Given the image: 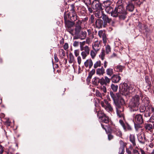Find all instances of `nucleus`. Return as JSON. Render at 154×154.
I'll return each mask as SVG.
<instances>
[{
  "label": "nucleus",
  "instance_id": "f257e3e1",
  "mask_svg": "<svg viewBox=\"0 0 154 154\" xmlns=\"http://www.w3.org/2000/svg\"><path fill=\"white\" fill-rule=\"evenodd\" d=\"M126 14V12L122 4L116 7L111 13L112 16L114 17H119L121 20H124Z\"/></svg>",
  "mask_w": 154,
  "mask_h": 154
},
{
  "label": "nucleus",
  "instance_id": "f03ea898",
  "mask_svg": "<svg viewBox=\"0 0 154 154\" xmlns=\"http://www.w3.org/2000/svg\"><path fill=\"white\" fill-rule=\"evenodd\" d=\"M110 94L115 105L119 104L122 105L125 104V100L120 94L119 93L115 94L112 92H110Z\"/></svg>",
  "mask_w": 154,
  "mask_h": 154
},
{
  "label": "nucleus",
  "instance_id": "7ed1b4c3",
  "mask_svg": "<svg viewBox=\"0 0 154 154\" xmlns=\"http://www.w3.org/2000/svg\"><path fill=\"white\" fill-rule=\"evenodd\" d=\"M140 98L138 95H136L133 97L131 100L130 103V105L132 108H135V110L138 109V106L139 105Z\"/></svg>",
  "mask_w": 154,
  "mask_h": 154
},
{
  "label": "nucleus",
  "instance_id": "20e7f679",
  "mask_svg": "<svg viewBox=\"0 0 154 154\" xmlns=\"http://www.w3.org/2000/svg\"><path fill=\"white\" fill-rule=\"evenodd\" d=\"M122 94L125 95H128L131 93V91L134 88V85L133 84H131L128 86L126 83H124L122 85Z\"/></svg>",
  "mask_w": 154,
  "mask_h": 154
},
{
  "label": "nucleus",
  "instance_id": "39448f33",
  "mask_svg": "<svg viewBox=\"0 0 154 154\" xmlns=\"http://www.w3.org/2000/svg\"><path fill=\"white\" fill-rule=\"evenodd\" d=\"M97 116L100 122L106 124H107L109 122V117L101 111H99L97 112Z\"/></svg>",
  "mask_w": 154,
  "mask_h": 154
},
{
  "label": "nucleus",
  "instance_id": "423d86ee",
  "mask_svg": "<svg viewBox=\"0 0 154 154\" xmlns=\"http://www.w3.org/2000/svg\"><path fill=\"white\" fill-rule=\"evenodd\" d=\"M95 81L98 83H100L101 85L106 86L109 83L110 80L107 76H105L104 77H102L100 79L98 77L95 78Z\"/></svg>",
  "mask_w": 154,
  "mask_h": 154
},
{
  "label": "nucleus",
  "instance_id": "0eeeda50",
  "mask_svg": "<svg viewBox=\"0 0 154 154\" xmlns=\"http://www.w3.org/2000/svg\"><path fill=\"white\" fill-rule=\"evenodd\" d=\"M100 104L102 107L107 112H112L113 110L111 104L106 100L105 99L103 101H101Z\"/></svg>",
  "mask_w": 154,
  "mask_h": 154
},
{
  "label": "nucleus",
  "instance_id": "6e6552de",
  "mask_svg": "<svg viewBox=\"0 0 154 154\" xmlns=\"http://www.w3.org/2000/svg\"><path fill=\"white\" fill-rule=\"evenodd\" d=\"M123 105L118 104L116 105L117 116L120 118H124Z\"/></svg>",
  "mask_w": 154,
  "mask_h": 154
},
{
  "label": "nucleus",
  "instance_id": "1a4fd4ad",
  "mask_svg": "<svg viewBox=\"0 0 154 154\" xmlns=\"http://www.w3.org/2000/svg\"><path fill=\"white\" fill-rule=\"evenodd\" d=\"M145 112L144 116L146 117H149L151 114L154 115V108L151 106L146 107L145 108Z\"/></svg>",
  "mask_w": 154,
  "mask_h": 154
},
{
  "label": "nucleus",
  "instance_id": "9d476101",
  "mask_svg": "<svg viewBox=\"0 0 154 154\" xmlns=\"http://www.w3.org/2000/svg\"><path fill=\"white\" fill-rule=\"evenodd\" d=\"M133 121L134 123L142 124L143 122L142 116L140 114H134L133 116Z\"/></svg>",
  "mask_w": 154,
  "mask_h": 154
},
{
  "label": "nucleus",
  "instance_id": "9b49d317",
  "mask_svg": "<svg viewBox=\"0 0 154 154\" xmlns=\"http://www.w3.org/2000/svg\"><path fill=\"white\" fill-rule=\"evenodd\" d=\"M91 7L93 9L97 10L102 8L101 4L98 0H94L92 3Z\"/></svg>",
  "mask_w": 154,
  "mask_h": 154
},
{
  "label": "nucleus",
  "instance_id": "f8f14e48",
  "mask_svg": "<svg viewBox=\"0 0 154 154\" xmlns=\"http://www.w3.org/2000/svg\"><path fill=\"white\" fill-rule=\"evenodd\" d=\"M68 17L72 21H74L77 19V16L75 12L73 10H71L67 14Z\"/></svg>",
  "mask_w": 154,
  "mask_h": 154
},
{
  "label": "nucleus",
  "instance_id": "ddd939ff",
  "mask_svg": "<svg viewBox=\"0 0 154 154\" xmlns=\"http://www.w3.org/2000/svg\"><path fill=\"white\" fill-rule=\"evenodd\" d=\"M101 45L100 41H95L92 45L93 50L96 51H98L100 49Z\"/></svg>",
  "mask_w": 154,
  "mask_h": 154
},
{
  "label": "nucleus",
  "instance_id": "4468645a",
  "mask_svg": "<svg viewBox=\"0 0 154 154\" xmlns=\"http://www.w3.org/2000/svg\"><path fill=\"white\" fill-rule=\"evenodd\" d=\"M105 14L102 8L97 10L95 13V16L99 18H102Z\"/></svg>",
  "mask_w": 154,
  "mask_h": 154
},
{
  "label": "nucleus",
  "instance_id": "2eb2a0df",
  "mask_svg": "<svg viewBox=\"0 0 154 154\" xmlns=\"http://www.w3.org/2000/svg\"><path fill=\"white\" fill-rule=\"evenodd\" d=\"M95 25L96 27L98 28H101L102 27H105L106 26L103 20L101 19H97L95 21Z\"/></svg>",
  "mask_w": 154,
  "mask_h": 154
},
{
  "label": "nucleus",
  "instance_id": "dca6fc26",
  "mask_svg": "<svg viewBox=\"0 0 154 154\" xmlns=\"http://www.w3.org/2000/svg\"><path fill=\"white\" fill-rule=\"evenodd\" d=\"M98 35L100 38H102L103 43L106 44V37L105 33L102 30L99 31Z\"/></svg>",
  "mask_w": 154,
  "mask_h": 154
},
{
  "label": "nucleus",
  "instance_id": "f3484780",
  "mask_svg": "<svg viewBox=\"0 0 154 154\" xmlns=\"http://www.w3.org/2000/svg\"><path fill=\"white\" fill-rule=\"evenodd\" d=\"M85 66L86 67H89V68L90 69L92 67L93 65V62L91 59H87L84 62V63Z\"/></svg>",
  "mask_w": 154,
  "mask_h": 154
},
{
  "label": "nucleus",
  "instance_id": "a211bd4d",
  "mask_svg": "<svg viewBox=\"0 0 154 154\" xmlns=\"http://www.w3.org/2000/svg\"><path fill=\"white\" fill-rule=\"evenodd\" d=\"M121 79L120 77L117 75H114L111 78V80L112 82L114 83H117Z\"/></svg>",
  "mask_w": 154,
  "mask_h": 154
},
{
  "label": "nucleus",
  "instance_id": "6ab92c4d",
  "mask_svg": "<svg viewBox=\"0 0 154 154\" xmlns=\"http://www.w3.org/2000/svg\"><path fill=\"white\" fill-rule=\"evenodd\" d=\"M72 21H66L65 20V23L66 29H71V27L75 25L74 23Z\"/></svg>",
  "mask_w": 154,
  "mask_h": 154
},
{
  "label": "nucleus",
  "instance_id": "aec40b11",
  "mask_svg": "<svg viewBox=\"0 0 154 154\" xmlns=\"http://www.w3.org/2000/svg\"><path fill=\"white\" fill-rule=\"evenodd\" d=\"M96 73L98 75H103L105 73V69L102 66L101 68H98L96 69Z\"/></svg>",
  "mask_w": 154,
  "mask_h": 154
},
{
  "label": "nucleus",
  "instance_id": "412c9836",
  "mask_svg": "<svg viewBox=\"0 0 154 154\" xmlns=\"http://www.w3.org/2000/svg\"><path fill=\"white\" fill-rule=\"evenodd\" d=\"M102 19L104 23V24H105L106 26L107 25V23H110L112 21L111 19L109 18L106 14L103 16Z\"/></svg>",
  "mask_w": 154,
  "mask_h": 154
},
{
  "label": "nucleus",
  "instance_id": "4be33fe9",
  "mask_svg": "<svg viewBox=\"0 0 154 154\" xmlns=\"http://www.w3.org/2000/svg\"><path fill=\"white\" fill-rule=\"evenodd\" d=\"M145 128L146 130L147 131L151 132L153 129V127L152 124H145Z\"/></svg>",
  "mask_w": 154,
  "mask_h": 154
},
{
  "label": "nucleus",
  "instance_id": "5701e85b",
  "mask_svg": "<svg viewBox=\"0 0 154 154\" xmlns=\"http://www.w3.org/2000/svg\"><path fill=\"white\" fill-rule=\"evenodd\" d=\"M129 138L130 140L132 143L133 146H134L136 145V144L134 135L133 134H131Z\"/></svg>",
  "mask_w": 154,
  "mask_h": 154
},
{
  "label": "nucleus",
  "instance_id": "b1692460",
  "mask_svg": "<svg viewBox=\"0 0 154 154\" xmlns=\"http://www.w3.org/2000/svg\"><path fill=\"white\" fill-rule=\"evenodd\" d=\"M69 63H74L75 62L74 57L72 53H70L69 54Z\"/></svg>",
  "mask_w": 154,
  "mask_h": 154
},
{
  "label": "nucleus",
  "instance_id": "393cba45",
  "mask_svg": "<svg viewBox=\"0 0 154 154\" xmlns=\"http://www.w3.org/2000/svg\"><path fill=\"white\" fill-rule=\"evenodd\" d=\"M134 8V6L133 4L129 3L126 6V9L130 11H132Z\"/></svg>",
  "mask_w": 154,
  "mask_h": 154
},
{
  "label": "nucleus",
  "instance_id": "a878e982",
  "mask_svg": "<svg viewBox=\"0 0 154 154\" xmlns=\"http://www.w3.org/2000/svg\"><path fill=\"white\" fill-rule=\"evenodd\" d=\"M113 131L115 134H116V135L119 137H121L122 136V132L118 128H115L114 129Z\"/></svg>",
  "mask_w": 154,
  "mask_h": 154
},
{
  "label": "nucleus",
  "instance_id": "bb28decb",
  "mask_svg": "<svg viewBox=\"0 0 154 154\" xmlns=\"http://www.w3.org/2000/svg\"><path fill=\"white\" fill-rule=\"evenodd\" d=\"M137 137L138 140L140 143L143 144H144L145 142V138H143V137L140 135H138Z\"/></svg>",
  "mask_w": 154,
  "mask_h": 154
},
{
  "label": "nucleus",
  "instance_id": "cd10ccee",
  "mask_svg": "<svg viewBox=\"0 0 154 154\" xmlns=\"http://www.w3.org/2000/svg\"><path fill=\"white\" fill-rule=\"evenodd\" d=\"M124 67L120 65H118L115 67V69H116V71L118 72H122Z\"/></svg>",
  "mask_w": 154,
  "mask_h": 154
},
{
  "label": "nucleus",
  "instance_id": "c85d7f7f",
  "mask_svg": "<svg viewBox=\"0 0 154 154\" xmlns=\"http://www.w3.org/2000/svg\"><path fill=\"white\" fill-rule=\"evenodd\" d=\"M87 35V32L85 31H81L80 34V37L82 39H85Z\"/></svg>",
  "mask_w": 154,
  "mask_h": 154
},
{
  "label": "nucleus",
  "instance_id": "c756f323",
  "mask_svg": "<svg viewBox=\"0 0 154 154\" xmlns=\"http://www.w3.org/2000/svg\"><path fill=\"white\" fill-rule=\"evenodd\" d=\"M143 102L144 103V105L145 107L149 106V99L147 98H145L143 100Z\"/></svg>",
  "mask_w": 154,
  "mask_h": 154
},
{
  "label": "nucleus",
  "instance_id": "7c9ffc66",
  "mask_svg": "<svg viewBox=\"0 0 154 154\" xmlns=\"http://www.w3.org/2000/svg\"><path fill=\"white\" fill-rule=\"evenodd\" d=\"M107 75L111 76L113 74V70L112 68H109L106 69V71Z\"/></svg>",
  "mask_w": 154,
  "mask_h": 154
},
{
  "label": "nucleus",
  "instance_id": "2f4dec72",
  "mask_svg": "<svg viewBox=\"0 0 154 154\" xmlns=\"http://www.w3.org/2000/svg\"><path fill=\"white\" fill-rule=\"evenodd\" d=\"M95 95L97 97H100L102 99H103V96H105V94L104 93H102L101 94L98 90H96V91Z\"/></svg>",
  "mask_w": 154,
  "mask_h": 154
},
{
  "label": "nucleus",
  "instance_id": "473e14b6",
  "mask_svg": "<svg viewBox=\"0 0 154 154\" xmlns=\"http://www.w3.org/2000/svg\"><path fill=\"white\" fill-rule=\"evenodd\" d=\"M59 53L60 56L62 58H63L65 55V51L63 49H60L59 50Z\"/></svg>",
  "mask_w": 154,
  "mask_h": 154
},
{
  "label": "nucleus",
  "instance_id": "72a5a7b5",
  "mask_svg": "<svg viewBox=\"0 0 154 154\" xmlns=\"http://www.w3.org/2000/svg\"><path fill=\"white\" fill-rule=\"evenodd\" d=\"M98 52L95 51L94 50L91 51L90 55L92 59H94L95 58Z\"/></svg>",
  "mask_w": 154,
  "mask_h": 154
},
{
  "label": "nucleus",
  "instance_id": "f704fd0d",
  "mask_svg": "<svg viewBox=\"0 0 154 154\" xmlns=\"http://www.w3.org/2000/svg\"><path fill=\"white\" fill-rule=\"evenodd\" d=\"M101 62L100 60L96 61L94 64V69H96L99 67L101 66Z\"/></svg>",
  "mask_w": 154,
  "mask_h": 154
},
{
  "label": "nucleus",
  "instance_id": "c9c22d12",
  "mask_svg": "<svg viewBox=\"0 0 154 154\" xmlns=\"http://www.w3.org/2000/svg\"><path fill=\"white\" fill-rule=\"evenodd\" d=\"M81 27H75V34L77 35L79 34L81 30Z\"/></svg>",
  "mask_w": 154,
  "mask_h": 154
},
{
  "label": "nucleus",
  "instance_id": "e433bc0d",
  "mask_svg": "<svg viewBox=\"0 0 154 154\" xmlns=\"http://www.w3.org/2000/svg\"><path fill=\"white\" fill-rule=\"evenodd\" d=\"M105 51L104 50H102V51L99 55V57L101 58L102 60H103L105 58Z\"/></svg>",
  "mask_w": 154,
  "mask_h": 154
},
{
  "label": "nucleus",
  "instance_id": "4c0bfd02",
  "mask_svg": "<svg viewBox=\"0 0 154 154\" xmlns=\"http://www.w3.org/2000/svg\"><path fill=\"white\" fill-rule=\"evenodd\" d=\"M140 124L137 123H134L135 128L136 131H138L141 127L140 125Z\"/></svg>",
  "mask_w": 154,
  "mask_h": 154
},
{
  "label": "nucleus",
  "instance_id": "58836bf2",
  "mask_svg": "<svg viewBox=\"0 0 154 154\" xmlns=\"http://www.w3.org/2000/svg\"><path fill=\"white\" fill-rule=\"evenodd\" d=\"M106 11L108 13L110 14L112 13V11H113L112 8L111 7L109 6L106 7L105 9Z\"/></svg>",
  "mask_w": 154,
  "mask_h": 154
},
{
  "label": "nucleus",
  "instance_id": "ea45409f",
  "mask_svg": "<svg viewBox=\"0 0 154 154\" xmlns=\"http://www.w3.org/2000/svg\"><path fill=\"white\" fill-rule=\"evenodd\" d=\"M111 87L112 90L116 92L117 91L118 88V86L117 85L112 84Z\"/></svg>",
  "mask_w": 154,
  "mask_h": 154
},
{
  "label": "nucleus",
  "instance_id": "a19ab883",
  "mask_svg": "<svg viewBox=\"0 0 154 154\" xmlns=\"http://www.w3.org/2000/svg\"><path fill=\"white\" fill-rule=\"evenodd\" d=\"M75 27H81V25L82 22L80 20H77L75 23H74Z\"/></svg>",
  "mask_w": 154,
  "mask_h": 154
},
{
  "label": "nucleus",
  "instance_id": "79ce46f5",
  "mask_svg": "<svg viewBox=\"0 0 154 154\" xmlns=\"http://www.w3.org/2000/svg\"><path fill=\"white\" fill-rule=\"evenodd\" d=\"M89 54L88 53H85V52H83V51H82L81 53V55L82 56V58L83 59H85L86 58L87 56Z\"/></svg>",
  "mask_w": 154,
  "mask_h": 154
},
{
  "label": "nucleus",
  "instance_id": "37998d69",
  "mask_svg": "<svg viewBox=\"0 0 154 154\" xmlns=\"http://www.w3.org/2000/svg\"><path fill=\"white\" fill-rule=\"evenodd\" d=\"M135 2L137 5L139 6L142 4L144 1V0H134Z\"/></svg>",
  "mask_w": 154,
  "mask_h": 154
},
{
  "label": "nucleus",
  "instance_id": "c03bdc74",
  "mask_svg": "<svg viewBox=\"0 0 154 154\" xmlns=\"http://www.w3.org/2000/svg\"><path fill=\"white\" fill-rule=\"evenodd\" d=\"M84 52L88 54H89L90 52V49L87 46H86L84 47Z\"/></svg>",
  "mask_w": 154,
  "mask_h": 154
},
{
  "label": "nucleus",
  "instance_id": "a18cd8bd",
  "mask_svg": "<svg viewBox=\"0 0 154 154\" xmlns=\"http://www.w3.org/2000/svg\"><path fill=\"white\" fill-rule=\"evenodd\" d=\"M105 50L107 54L109 53L111 51V48L109 45H107L106 47Z\"/></svg>",
  "mask_w": 154,
  "mask_h": 154
},
{
  "label": "nucleus",
  "instance_id": "49530a36",
  "mask_svg": "<svg viewBox=\"0 0 154 154\" xmlns=\"http://www.w3.org/2000/svg\"><path fill=\"white\" fill-rule=\"evenodd\" d=\"M106 86L103 85H102L100 87L101 90L103 92V93H106Z\"/></svg>",
  "mask_w": 154,
  "mask_h": 154
},
{
  "label": "nucleus",
  "instance_id": "de8ad7c7",
  "mask_svg": "<svg viewBox=\"0 0 154 154\" xmlns=\"http://www.w3.org/2000/svg\"><path fill=\"white\" fill-rule=\"evenodd\" d=\"M125 147H120L119 149V154H124L125 150Z\"/></svg>",
  "mask_w": 154,
  "mask_h": 154
},
{
  "label": "nucleus",
  "instance_id": "09e8293b",
  "mask_svg": "<svg viewBox=\"0 0 154 154\" xmlns=\"http://www.w3.org/2000/svg\"><path fill=\"white\" fill-rule=\"evenodd\" d=\"M83 1L84 2L87 7H88L89 5L91 4V1L90 0H83Z\"/></svg>",
  "mask_w": 154,
  "mask_h": 154
},
{
  "label": "nucleus",
  "instance_id": "8fccbe9b",
  "mask_svg": "<svg viewBox=\"0 0 154 154\" xmlns=\"http://www.w3.org/2000/svg\"><path fill=\"white\" fill-rule=\"evenodd\" d=\"M67 31L69 32L72 35H76L75 34V32H74L73 29H67Z\"/></svg>",
  "mask_w": 154,
  "mask_h": 154
},
{
  "label": "nucleus",
  "instance_id": "3c124183",
  "mask_svg": "<svg viewBox=\"0 0 154 154\" xmlns=\"http://www.w3.org/2000/svg\"><path fill=\"white\" fill-rule=\"evenodd\" d=\"M119 123L121 124V125H122V127H123L124 129L125 130H126V128L125 125V124L122 120H120L119 121Z\"/></svg>",
  "mask_w": 154,
  "mask_h": 154
},
{
  "label": "nucleus",
  "instance_id": "603ef678",
  "mask_svg": "<svg viewBox=\"0 0 154 154\" xmlns=\"http://www.w3.org/2000/svg\"><path fill=\"white\" fill-rule=\"evenodd\" d=\"M77 59L78 63L79 65H80L81 64L82 61V59L81 57L79 56H78Z\"/></svg>",
  "mask_w": 154,
  "mask_h": 154
},
{
  "label": "nucleus",
  "instance_id": "864d4df0",
  "mask_svg": "<svg viewBox=\"0 0 154 154\" xmlns=\"http://www.w3.org/2000/svg\"><path fill=\"white\" fill-rule=\"evenodd\" d=\"M74 54L76 57L79 56V51L78 50H76L74 51Z\"/></svg>",
  "mask_w": 154,
  "mask_h": 154
},
{
  "label": "nucleus",
  "instance_id": "5fc2aeb1",
  "mask_svg": "<svg viewBox=\"0 0 154 154\" xmlns=\"http://www.w3.org/2000/svg\"><path fill=\"white\" fill-rule=\"evenodd\" d=\"M149 122L154 123V115H152L151 117L150 118Z\"/></svg>",
  "mask_w": 154,
  "mask_h": 154
},
{
  "label": "nucleus",
  "instance_id": "6e6d98bb",
  "mask_svg": "<svg viewBox=\"0 0 154 154\" xmlns=\"http://www.w3.org/2000/svg\"><path fill=\"white\" fill-rule=\"evenodd\" d=\"M4 151V147L0 145V154H2Z\"/></svg>",
  "mask_w": 154,
  "mask_h": 154
},
{
  "label": "nucleus",
  "instance_id": "4d7b16f0",
  "mask_svg": "<svg viewBox=\"0 0 154 154\" xmlns=\"http://www.w3.org/2000/svg\"><path fill=\"white\" fill-rule=\"evenodd\" d=\"M69 47L68 44L67 43H65L63 46V48L64 50H66Z\"/></svg>",
  "mask_w": 154,
  "mask_h": 154
},
{
  "label": "nucleus",
  "instance_id": "13d9d810",
  "mask_svg": "<svg viewBox=\"0 0 154 154\" xmlns=\"http://www.w3.org/2000/svg\"><path fill=\"white\" fill-rule=\"evenodd\" d=\"M132 152L133 154H140L139 151L136 149H133Z\"/></svg>",
  "mask_w": 154,
  "mask_h": 154
},
{
  "label": "nucleus",
  "instance_id": "bf43d9fd",
  "mask_svg": "<svg viewBox=\"0 0 154 154\" xmlns=\"http://www.w3.org/2000/svg\"><path fill=\"white\" fill-rule=\"evenodd\" d=\"M54 59L56 62H58L59 60L58 57H57V54H54Z\"/></svg>",
  "mask_w": 154,
  "mask_h": 154
},
{
  "label": "nucleus",
  "instance_id": "052dcab7",
  "mask_svg": "<svg viewBox=\"0 0 154 154\" xmlns=\"http://www.w3.org/2000/svg\"><path fill=\"white\" fill-rule=\"evenodd\" d=\"M113 138V136L111 134H109L108 135V139L109 140H110Z\"/></svg>",
  "mask_w": 154,
  "mask_h": 154
},
{
  "label": "nucleus",
  "instance_id": "680f3d73",
  "mask_svg": "<svg viewBox=\"0 0 154 154\" xmlns=\"http://www.w3.org/2000/svg\"><path fill=\"white\" fill-rule=\"evenodd\" d=\"M11 122L8 119H7L5 122V124L8 126H10Z\"/></svg>",
  "mask_w": 154,
  "mask_h": 154
},
{
  "label": "nucleus",
  "instance_id": "e2e57ef3",
  "mask_svg": "<svg viewBox=\"0 0 154 154\" xmlns=\"http://www.w3.org/2000/svg\"><path fill=\"white\" fill-rule=\"evenodd\" d=\"M79 45V42L77 41H75L73 44V46L74 47H77Z\"/></svg>",
  "mask_w": 154,
  "mask_h": 154
},
{
  "label": "nucleus",
  "instance_id": "0e129e2a",
  "mask_svg": "<svg viewBox=\"0 0 154 154\" xmlns=\"http://www.w3.org/2000/svg\"><path fill=\"white\" fill-rule=\"evenodd\" d=\"M95 69H93L89 72V73L92 75H93L95 73Z\"/></svg>",
  "mask_w": 154,
  "mask_h": 154
},
{
  "label": "nucleus",
  "instance_id": "69168bd1",
  "mask_svg": "<svg viewBox=\"0 0 154 154\" xmlns=\"http://www.w3.org/2000/svg\"><path fill=\"white\" fill-rule=\"evenodd\" d=\"M119 142H120V143L121 145L120 147H125V144H124V142L122 140H120V141Z\"/></svg>",
  "mask_w": 154,
  "mask_h": 154
},
{
  "label": "nucleus",
  "instance_id": "338daca9",
  "mask_svg": "<svg viewBox=\"0 0 154 154\" xmlns=\"http://www.w3.org/2000/svg\"><path fill=\"white\" fill-rule=\"evenodd\" d=\"M119 142H120V143L121 145L120 147H125V144H124V142L122 140H120V141Z\"/></svg>",
  "mask_w": 154,
  "mask_h": 154
},
{
  "label": "nucleus",
  "instance_id": "774afa93",
  "mask_svg": "<svg viewBox=\"0 0 154 154\" xmlns=\"http://www.w3.org/2000/svg\"><path fill=\"white\" fill-rule=\"evenodd\" d=\"M140 150L141 152V154H146L144 150L142 148H140Z\"/></svg>",
  "mask_w": 154,
  "mask_h": 154
}]
</instances>
